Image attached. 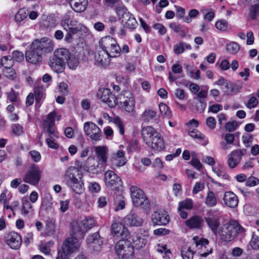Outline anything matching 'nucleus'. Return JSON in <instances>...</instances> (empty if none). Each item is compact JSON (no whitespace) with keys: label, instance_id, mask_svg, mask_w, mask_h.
<instances>
[{"label":"nucleus","instance_id":"1","mask_svg":"<svg viewBox=\"0 0 259 259\" xmlns=\"http://www.w3.org/2000/svg\"><path fill=\"white\" fill-rule=\"evenodd\" d=\"M54 48L53 42L47 37H43L40 40L35 39L26 52V59L32 64L39 63L42 60V55L52 52Z\"/></svg>","mask_w":259,"mask_h":259},{"label":"nucleus","instance_id":"2","mask_svg":"<svg viewBox=\"0 0 259 259\" xmlns=\"http://www.w3.org/2000/svg\"><path fill=\"white\" fill-rule=\"evenodd\" d=\"M63 182L72 191L78 194L84 190V183L80 170L75 166L69 167L63 175Z\"/></svg>","mask_w":259,"mask_h":259},{"label":"nucleus","instance_id":"3","mask_svg":"<svg viewBox=\"0 0 259 259\" xmlns=\"http://www.w3.org/2000/svg\"><path fill=\"white\" fill-rule=\"evenodd\" d=\"M244 228L237 222L231 221L219 228L218 234L224 241L233 240L238 234L243 233Z\"/></svg>","mask_w":259,"mask_h":259},{"label":"nucleus","instance_id":"4","mask_svg":"<svg viewBox=\"0 0 259 259\" xmlns=\"http://www.w3.org/2000/svg\"><path fill=\"white\" fill-rule=\"evenodd\" d=\"M99 45L102 51L110 57H117L120 55L119 46L116 40L110 36L102 37L99 41Z\"/></svg>","mask_w":259,"mask_h":259},{"label":"nucleus","instance_id":"5","mask_svg":"<svg viewBox=\"0 0 259 259\" xmlns=\"http://www.w3.org/2000/svg\"><path fill=\"white\" fill-rule=\"evenodd\" d=\"M95 224L96 221L94 218L85 217L83 220L73 224L72 227L73 234L79 238H82L84 234L92 228Z\"/></svg>","mask_w":259,"mask_h":259},{"label":"nucleus","instance_id":"6","mask_svg":"<svg viewBox=\"0 0 259 259\" xmlns=\"http://www.w3.org/2000/svg\"><path fill=\"white\" fill-rule=\"evenodd\" d=\"M131 198L135 207H141L144 209L150 207V202L144 192L139 187L132 186L130 188Z\"/></svg>","mask_w":259,"mask_h":259},{"label":"nucleus","instance_id":"7","mask_svg":"<svg viewBox=\"0 0 259 259\" xmlns=\"http://www.w3.org/2000/svg\"><path fill=\"white\" fill-rule=\"evenodd\" d=\"M116 104L125 111L131 113L135 111V101L130 91H124L116 98Z\"/></svg>","mask_w":259,"mask_h":259},{"label":"nucleus","instance_id":"8","mask_svg":"<svg viewBox=\"0 0 259 259\" xmlns=\"http://www.w3.org/2000/svg\"><path fill=\"white\" fill-rule=\"evenodd\" d=\"M115 250L118 257L121 259H132L134 249L131 241L127 240H120L115 245Z\"/></svg>","mask_w":259,"mask_h":259},{"label":"nucleus","instance_id":"9","mask_svg":"<svg viewBox=\"0 0 259 259\" xmlns=\"http://www.w3.org/2000/svg\"><path fill=\"white\" fill-rule=\"evenodd\" d=\"M83 131L89 137L93 143H95L101 140L102 133L100 128L92 121H87L84 123Z\"/></svg>","mask_w":259,"mask_h":259},{"label":"nucleus","instance_id":"10","mask_svg":"<svg viewBox=\"0 0 259 259\" xmlns=\"http://www.w3.org/2000/svg\"><path fill=\"white\" fill-rule=\"evenodd\" d=\"M41 170L39 167L35 164L29 166L23 177V181L30 185H37L40 180Z\"/></svg>","mask_w":259,"mask_h":259},{"label":"nucleus","instance_id":"11","mask_svg":"<svg viewBox=\"0 0 259 259\" xmlns=\"http://www.w3.org/2000/svg\"><path fill=\"white\" fill-rule=\"evenodd\" d=\"M71 237L68 238L63 243L62 247L63 253L64 254L71 253L76 250L80 245V238L76 236L72 232Z\"/></svg>","mask_w":259,"mask_h":259},{"label":"nucleus","instance_id":"12","mask_svg":"<svg viewBox=\"0 0 259 259\" xmlns=\"http://www.w3.org/2000/svg\"><path fill=\"white\" fill-rule=\"evenodd\" d=\"M204 220L213 233L216 234L220 225V217L215 214L214 212L210 209L207 211L206 216L204 217Z\"/></svg>","mask_w":259,"mask_h":259},{"label":"nucleus","instance_id":"13","mask_svg":"<svg viewBox=\"0 0 259 259\" xmlns=\"http://www.w3.org/2000/svg\"><path fill=\"white\" fill-rule=\"evenodd\" d=\"M104 180L107 187L111 189H116L121 185L122 181L114 171L107 170L104 174Z\"/></svg>","mask_w":259,"mask_h":259},{"label":"nucleus","instance_id":"14","mask_svg":"<svg viewBox=\"0 0 259 259\" xmlns=\"http://www.w3.org/2000/svg\"><path fill=\"white\" fill-rule=\"evenodd\" d=\"M97 96L110 107H114L116 105V98L108 89H100L97 92Z\"/></svg>","mask_w":259,"mask_h":259},{"label":"nucleus","instance_id":"15","mask_svg":"<svg viewBox=\"0 0 259 259\" xmlns=\"http://www.w3.org/2000/svg\"><path fill=\"white\" fill-rule=\"evenodd\" d=\"M243 154V150L236 149L231 151L227 156V164L229 168H236L240 163Z\"/></svg>","mask_w":259,"mask_h":259},{"label":"nucleus","instance_id":"16","mask_svg":"<svg viewBox=\"0 0 259 259\" xmlns=\"http://www.w3.org/2000/svg\"><path fill=\"white\" fill-rule=\"evenodd\" d=\"M152 222L154 225H166L169 221V216L166 211L159 209L152 214Z\"/></svg>","mask_w":259,"mask_h":259},{"label":"nucleus","instance_id":"17","mask_svg":"<svg viewBox=\"0 0 259 259\" xmlns=\"http://www.w3.org/2000/svg\"><path fill=\"white\" fill-rule=\"evenodd\" d=\"M61 25L64 28V29H67L68 28L73 34H76L79 31L82 29V25L78 23L75 20H70L67 17H65L61 21Z\"/></svg>","mask_w":259,"mask_h":259},{"label":"nucleus","instance_id":"18","mask_svg":"<svg viewBox=\"0 0 259 259\" xmlns=\"http://www.w3.org/2000/svg\"><path fill=\"white\" fill-rule=\"evenodd\" d=\"M132 237L133 243L135 247L140 249L146 244L148 239V233L146 231H144V233H142V230H139L135 232Z\"/></svg>","mask_w":259,"mask_h":259},{"label":"nucleus","instance_id":"19","mask_svg":"<svg viewBox=\"0 0 259 259\" xmlns=\"http://www.w3.org/2000/svg\"><path fill=\"white\" fill-rule=\"evenodd\" d=\"M6 241L12 249H18L22 243V239L19 234L15 232H11L7 234Z\"/></svg>","mask_w":259,"mask_h":259},{"label":"nucleus","instance_id":"20","mask_svg":"<svg viewBox=\"0 0 259 259\" xmlns=\"http://www.w3.org/2000/svg\"><path fill=\"white\" fill-rule=\"evenodd\" d=\"M102 241L100 238L98 233H95L91 235L87 239V244L91 250L98 251L101 248Z\"/></svg>","mask_w":259,"mask_h":259},{"label":"nucleus","instance_id":"21","mask_svg":"<svg viewBox=\"0 0 259 259\" xmlns=\"http://www.w3.org/2000/svg\"><path fill=\"white\" fill-rule=\"evenodd\" d=\"M223 199L225 206L227 207L234 208L238 205V197L235 194L231 191L225 192Z\"/></svg>","mask_w":259,"mask_h":259},{"label":"nucleus","instance_id":"22","mask_svg":"<svg viewBox=\"0 0 259 259\" xmlns=\"http://www.w3.org/2000/svg\"><path fill=\"white\" fill-rule=\"evenodd\" d=\"M142 135L143 140L147 145L160 134L152 126H147L142 128Z\"/></svg>","mask_w":259,"mask_h":259},{"label":"nucleus","instance_id":"23","mask_svg":"<svg viewBox=\"0 0 259 259\" xmlns=\"http://www.w3.org/2000/svg\"><path fill=\"white\" fill-rule=\"evenodd\" d=\"M49 65L54 72L58 73L63 72L65 68V63L54 55L50 57Z\"/></svg>","mask_w":259,"mask_h":259},{"label":"nucleus","instance_id":"24","mask_svg":"<svg viewBox=\"0 0 259 259\" xmlns=\"http://www.w3.org/2000/svg\"><path fill=\"white\" fill-rule=\"evenodd\" d=\"M95 152L97 156L98 164H104L107 161V154L108 152L106 146H95Z\"/></svg>","mask_w":259,"mask_h":259},{"label":"nucleus","instance_id":"25","mask_svg":"<svg viewBox=\"0 0 259 259\" xmlns=\"http://www.w3.org/2000/svg\"><path fill=\"white\" fill-rule=\"evenodd\" d=\"M124 223L130 226L139 227L143 223V220L136 214L130 212L125 218Z\"/></svg>","mask_w":259,"mask_h":259},{"label":"nucleus","instance_id":"26","mask_svg":"<svg viewBox=\"0 0 259 259\" xmlns=\"http://www.w3.org/2000/svg\"><path fill=\"white\" fill-rule=\"evenodd\" d=\"M110 57L106 52L103 51H99L95 53L94 59L97 65L105 66L109 64Z\"/></svg>","mask_w":259,"mask_h":259},{"label":"nucleus","instance_id":"27","mask_svg":"<svg viewBox=\"0 0 259 259\" xmlns=\"http://www.w3.org/2000/svg\"><path fill=\"white\" fill-rule=\"evenodd\" d=\"M203 224V220L201 216L195 215L185 221L186 225L191 229H199Z\"/></svg>","mask_w":259,"mask_h":259},{"label":"nucleus","instance_id":"28","mask_svg":"<svg viewBox=\"0 0 259 259\" xmlns=\"http://www.w3.org/2000/svg\"><path fill=\"white\" fill-rule=\"evenodd\" d=\"M111 230L112 233L117 237H126L130 234L127 229L120 223H114L112 224Z\"/></svg>","mask_w":259,"mask_h":259},{"label":"nucleus","instance_id":"29","mask_svg":"<svg viewBox=\"0 0 259 259\" xmlns=\"http://www.w3.org/2000/svg\"><path fill=\"white\" fill-rule=\"evenodd\" d=\"M124 154L125 153L123 150H118L112 157V164L118 167L125 165L126 163V160Z\"/></svg>","mask_w":259,"mask_h":259},{"label":"nucleus","instance_id":"30","mask_svg":"<svg viewBox=\"0 0 259 259\" xmlns=\"http://www.w3.org/2000/svg\"><path fill=\"white\" fill-rule=\"evenodd\" d=\"M58 24L56 18L53 15H50L42 19L41 26L47 30H51Z\"/></svg>","mask_w":259,"mask_h":259},{"label":"nucleus","instance_id":"31","mask_svg":"<svg viewBox=\"0 0 259 259\" xmlns=\"http://www.w3.org/2000/svg\"><path fill=\"white\" fill-rule=\"evenodd\" d=\"M88 2L87 0H70L69 5L72 9L76 12H82L87 8Z\"/></svg>","mask_w":259,"mask_h":259},{"label":"nucleus","instance_id":"32","mask_svg":"<svg viewBox=\"0 0 259 259\" xmlns=\"http://www.w3.org/2000/svg\"><path fill=\"white\" fill-rule=\"evenodd\" d=\"M147 145L155 151H160L164 148V143L160 135L154 138Z\"/></svg>","mask_w":259,"mask_h":259},{"label":"nucleus","instance_id":"33","mask_svg":"<svg viewBox=\"0 0 259 259\" xmlns=\"http://www.w3.org/2000/svg\"><path fill=\"white\" fill-rule=\"evenodd\" d=\"M205 204L208 207H213L218 203V200L214 192L208 191L204 200Z\"/></svg>","mask_w":259,"mask_h":259},{"label":"nucleus","instance_id":"34","mask_svg":"<svg viewBox=\"0 0 259 259\" xmlns=\"http://www.w3.org/2000/svg\"><path fill=\"white\" fill-rule=\"evenodd\" d=\"M70 53L69 51L64 48L59 49L55 51L53 55L56 57L58 59L65 63L68 58H69Z\"/></svg>","mask_w":259,"mask_h":259},{"label":"nucleus","instance_id":"35","mask_svg":"<svg viewBox=\"0 0 259 259\" xmlns=\"http://www.w3.org/2000/svg\"><path fill=\"white\" fill-rule=\"evenodd\" d=\"M21 213L24 215H32L33 213V206L26 198L22 200Z\"/></svg>","mask_w":259,"mask_h":259},{"label":"nucleus","instance_id":"36","mask_svg":"<svg viewBox=\"0 0 259 259\" xmlns=\"http://www.w3.org/2000/svg\"><path fill=\"white\" fill-rule=\"evenodd\" d=\"M191 48L190 44L181 41L174 46L173 51L176 55H180L182 54L186 50H190Z\"/></svg>","mask_w":259,"mask_h":259},{"label":"nucleus","instance_id":"37","mask_svg":"<svg viewBox=\"0 0 259 259\" xmlns=\"http://www.w3.org/2000/svg\"><path fill=\"white\" fill-rule=\"evenodd\" d=\"M197 98H199L200 107L197 108V111L199 112L204 111L206 107V102L204 100L207 95V91L205 90H201L197 93Z\"/></svg>","mask_w":259,"mask_h":259},{"label":"nucleus","instance_id":"38","mask_svg":"<svg viewBox=\"0 0 259 259\" xmlns=\"http://www.w3.org/2000/svg\"><path fill=\"white\" fill-rule=\"evenodd\" d=\"M95 162L96 161L94 158L89 157L81 167L87 171H93L97 169V167H98V165L99 164L98 163V164H96Z\"/></svg>","mask_w":259,"mask_h":259},{"label":"nucleus","instance_id":"39","mask_svg":"<svg viewBox=\"0 0 259 259\" xmlns=\"http://www.w3.org/2000/svg\"><path fill=\"white\" fill-rule=\"evenodd\" d=\"M122 22L124 23V26L130 29H134L137 24V21L132 14H127L125 15V18L122 20Z\"/></svg>","mask_w":259,"mask_h":259},{"label":"nucleus","instance_id":"40","mask_svg":"<svg viewBox=\"0 0 259 259\" xmlns=\"http://www.w3.org/2000/svg\"><path fill=\"white\" fill-rule=\"evenodd\" d=\"M193 240L195 244L196 247L200 251L203 250V248L205 249L207 248V246L208 245L209 241L206 238H199L198 236H195L193 237Z\"/></svg>","mask_w":259,"mask_h":259},{"label":"nucleus","instance_id":"41","mask_svg":"<svg viewBox=\"0 0 259 259\" xmlns=\"http://www.w3.org/2000/svg\"><path fill=\"white\" fill-rule=\"evenodd\" d=\"M156 116V112L151 109L145 110L141 115V119L144 121H149L153 119Z\"/></svg>","mask_w":259,"mask_h":259},{"label":"nucleus","instance_id":"42","mask_svg":"<svg viewBox=\"0 0 259 259\" xmlns=\"http://www.w3.org/2000/svg\"><path fill=\"white\" fill-rule=\"evenodd\" d=\"M66 62L69 68L72 70L75 69L79 65L78 58L71 54L70 55L69 58H68L66 61Z\"/></svg>","mask_w":259,"mask_h":259},{"label":"nucleus","instance_id":"43","mask_svg":"<svg viewBox=\"0 0 259 259\" xmlns=\"http://www.w3.org/2000/svg\"><path fill=\"white\" fill-rule=\"evenodd\" d=\"M193 207V201L190 199H187L184 201L179 202L178 210L181 211V209H186L190 210Z\"/></svg>","mask_w":259,"mask_h":259},{"label":"nucleus","instance_id":"44","mask_svg":"<svg viewBox=\"0 0 259 259\" xmlns=\"http://www.w3.org/2000/svg\"><path fill=\"white\" fill-rule=\"evenodd\" d=\"M239 50V45L235 42H231L228 44L226 46L227 51L232 54H236Z\"/></svg>","mask_w":259,"mask_h":259},{"label":"nucleus","instance_id":"45","mask_svg":"<svg viewBox=\"0 0 259 259\" xmlns=\"http://www.w3.org/2000/svg\"><path fill=\"white\" fill-rule=\"evenodd\" d=\"M181 254L183 259H193V252L190 247H183L181 250Z\"/></svg>","mask_w":259,"mask_h":259},{"label":"nucleus","instance_id":"46","mask_svg":"<svg viewBox=\"0 0 259 259\" xmlns=\"http://www.w3.org/2000/svg\"><path fill=\"white\" fill-rule=\"evenodd\" d=\"M116 14L118 16L120 19L121 21L125 18V15H127V14H130L126 8L123 6H119L116 8Z\"/></svg>","mask_w":259,"mask_h":259},{"label":"nucleus","instance_id":"47","mask_svg":"<svg viewBox=\"0 0 259 259\" xmlns=\"http://www.w3.org/2000/svg\"><path fill=\"white\" fill-rule=\"evenodd\" d=\"M1 64L5 69L11 68L14 64L13 61L10 56H4L1 59Z\"/></svg>","mask_w":259,"mask_h":259},{"label":"nucleus","instance_id":"48","mask_svg":"<svg viewBox=\"0 0 259 259\" xmlns=\"http://www.w3.org/2000/svg\"><path fill=\"white\" fill-rule=\"evenodd\" d=\"M44 89L41 87H36L34 90V95L37 103H39L44 96Z\"/></svg>","mask_w":259,"mask_h":259},{"label":"nucleus","instance_id":"49","mask_svg":"<svg viewBox=\"0 0 259 259\" xmlns=\"http://www.w3.org/2000/svg\"><path fill=\"white\" fill-rule=\"evenodd\" d=\"M157 251L161 253H164L163 257L169 258V254H171L170 249H167L166 244H158L157 248Z\"/></svg>","mask_w":259,"mask_h":259},{"label":"nucleus","instance_id":"50","mask_svg":"<svg viewBox=\"0 0 259 259\" xmlns=\"http://www.w3.org/2000/svg\"><path fill=\"white\" fill-rule=\"evenodd\" d=\"M159 108L160 112L163 116L168 117L170 115L171 111L166 104L161 103L159 104Z\"/></svg>","mask_w":259,"mask_h":259},{"label":"nucleus","instance_id":"51","mask_svg":"<svg viewBox=\"0 0 259 259\" xmlns=\"http://www.w3.org/2000/svg\"><path fill=\"white\" fill-rule=\"evenodd\" d=\"M28 14L24 9H20L15 15V20L17 22H21L27 17Z\"/></svg>","mask_w":259,"mask_h":259},{"label":"nucleus","instance_id":"52","mask_svg":"<svg viewBox=\"0 0 259 259\" xmlns=\"http://www.w3.org/2000/svg\"><path fill=\"white\" fill-rule=\"evenodd\" d=\"M18 93L16 92L12 89L11 91L7 94V99L11 102H17L18 101Z\"/></svg>","mask_w":259,"mask_h":259},{"label":"nucleus","instance_id":"53","mask_svg":"<svg viewBox=\"0 0 259 259\" xmlns=\"http://www.w3.org/2000/svg\"><path fill=\"white\" fill-rule=\"evenodd\" d=\"M11 128L13 134L16 136H20L24 133L23 127L20 124H13Z\"/></svg>","mask_w":259,"mask_h":259},{"label":"nucleus","instance_id":"54","mask_svg":"<svg viewBox=\"0 0 259 259\" xmlns=\"http://www.w3.org/2000/svg\"><path fill=\"white\" fill-rule=\"evenodd\" d=\"M189 135L191 137L199 140H202L204 138V136L196 129H192L191 130V128H190L189 131Z\"/></svg>","mask_w":259,"mask_h":259},{"label":"nucleus","instance_id":"55","mask_svg":"<svg viewBox=\"0 0 259 259\" xmlns=\"http://www.w3.org/2000/svg\"><path fill=\"white\" fill-rule=\"evenodd\" d=\"M113 122L118 128L120 134L123 135L124 133V125L121 119L118 117H116L113 119Z\"/></svg>","mask_w":259,"mask_h":259},{"label":"nucleus","instance_id":"56","mask_svg":"<svg viewBox=\"0 0 259 259\" xmlns=\"http://www.w3.org/2000/svg\"><path fill=\"white\" fill-rule=\"evenodd\" d=\"M56 116L55 112H51L50 113L47 119L44 121V125H55V117Z\"/></svg>","mask_w":259,"mask_h":259},{"label":"nucleus","instance_id":"57","mask_svg":"<svg viewBox=\"0 0 259 259\" xmlns=\"http://www.w3.org/2000/svg\"><path fill=\"white\" fill-rule=\"evenodd\" d=\"M45 127L47 128V132L49 133V137L52 138L53 139L57 138L58 137V133L55 131L54 128V125H45Z\"/></svg>","mask_w":259,"mask_h":259},{"label":"nucleus","instance_id":"58","mask_svg":"<svg viewBox=\"0 0 259 259\" xmlns=\"http://www.w3.org/2000/svg\"><path fill=\"white\" fill-rule=\"evenodd\" d=\"M3 71L5 75L10 79L13 80L16 77L15 71L12 67L4 69Z\"/></svg>","mask_w":259,"mask_h":259},{"label":"nucleus","instance_id":"59","mask_svg":"<svg viewBox=\"0 0 259 259\" xmlns=\"http://www.w3.org/2000/svg\"><path fill=\"white\" fill-rule=\"evenodd\" d=\"M215 26L218 30L221 31H225L227 30L228 27V23L227 21L225 20H221L217 21Z\"/></svg>","mask_w":259,"mask_h":259},{"label":"nucleus","instance_id":"60","mask_svg":"<svg viewBox=\"0 0 259 259\" xmlns=\"http://www.w3.org/2000/svg\"><path fill=\"white\" fill-rule=\"evenodd\" d=\"M13 61H15L18 62H21L24 59L23 53L21 52L15 51H14L12 55Z\"/></svg>","mask_w":259,"mask_h":259},{"label":"nucleus","instance_id":"61","mask_svg":"<svg viewBox=\"0 0 259 259\" xmlns=\"http://www.w3.org/2000/svg\"><path fill=\"white\" fill-rule=\"evenodd\" d=\"M250 16L253 19H254L257 16H259V4L252 6L250 9Z\"/></svg>","mask_w":259,"mask_h":259},{"label":"nucleus","instance_id":"62","mask_svg":"<svg viewBox=\"0 0 259 259\" xmlns=\"http://www.w3.org/2000/svg\"><path fill=\"white\" fill-rule=\"evenodd\" d=\"M250 244L254 249H257L259 248V237L257 235L253 234L250 242Z\"/></svg>","mask_w":259,"mask_h":259},{"label":"nucleus","instance_id":"63","mask_svg":"<svg viewBox=\"0 0 259 259\" xmlns=\"http://www.w3.org/2000/svg\"><path fill=\"white\" fill-rule=\"evenodd\" d=\"M59 90L63 96H66L68 93V87L66 83L62 82L59 85Z\"/></svg>","mask_w":259,"mask_h":259},{"label":"nucleus","instance_id":"64","mask_svg":"<svg viewBox=\"0 0 259 259\" xmlns=\"http://www.w3.org/2000/svg\"><path fill=\"white\" fill-rule=\"evenodd\" d=\"M259 184V180L254 177H249L246 181L245 185L247 186L253 187Z\"/></svg>","mask_w":259,"mask_h":259}]
</instances>
